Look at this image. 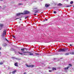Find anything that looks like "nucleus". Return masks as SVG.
<instances>
[{
	"instance_id": "obj_26",
	"label": "nucleus",
	"mask_w": 74,
	"mask_h": 74,
	"mask_svg": "<svg viewBox=\"0 0 74 74\" xmlns=\"http://www.w3.org/2000/svg\"><path fill=\"white\" fill-rule=\"evenodd\" d=\"M49 72H52V70H49Z\"/></svg>"
},
{
	"instance_id": "obj_24",
	"label": "nucleus",
	"mask_w": 74,
	"mask_h": 74,
	"mask_svg": "<svg viewBox=\"0 0 74 74\" xmlns=\"http://www.w3.org/2000/svg\"><path fill=\"white\" fill-rule=\"evenodd\" d=\"M71 5H70L67 6L66 7H71Z\"/></svg>"
},
{
	"instance_id": "obj_32",
	"label": "nucleus",
	"mask_w": 74,
	"mask_h": 74,
	"mask_svg": "<svg viewBox=\"0 0 74 74\" xmlns=\"http://www.w3.org/2000/svg\"><path fill=\"white\" fill-rule=\"evenodd\" d=\"M1 47H0V50H1Z\"/></svg>"
},
{
	"instance_id": "obj_25",
	"label": "nucleus",
	"mask_w": 74,
	"mask_h": 74,
	"mask_svg": "<svg viewBox=\"0 0 74 74\" xmlns=\"http://www.w3.org/2000/svg\"><path fill=\"white\" fill-rule=\"evenodd\" d=\"M24 49H25V50H27V49L26 48H23Z\"/></svg>"
},
{
	"instance_id": "obj_29",
	"label": "nucleus",
	"mask_w": 74,
	"mask_h": 74,
	"mask_svg": "<svg viewBox=\"0 0 74 74\" xmlns=\"http://www.w3.org/2000/svg\"><path fill=\"white\" fill-rule=\"evenodd\" d=\"M36 55H39V54L37 53H35Z\"/></svg>"
},
{
	"instance_id": "obj_30",
	"label": "nucleus",
	"mask_w": 74,
	"mask_h": 74,
	"mask_svg": "<svg viewBox=\"0 0 74 74\" xmlns=\"http://www.w3.org/2000/svg\"><path fill=\"white\" fill-rule=\"evenodd\" d=\"M24 74H26V72L24 73Z\"/></svg>"
},
{
	"instance_id": "obj_40",
	"label": "nucleus",
	"mask_w": 74,
	"mask_h": 74,
	"mask_svg": "<svg viewBox=\"0 0 74 74\" xmlns=\"http://www.w3.org/2000/svg\"><path fill=\"white\" fill-rule=\"evenodd\" d=\"M0 30H1V28L0 29Z\"/></svg>"
},
{
	"instance_id": "obj_41",
	"label": "nucleus",
	"mask_w": 74,
	"mask_h": 74,
	"mask_svg": "<svg viewBox=\"0 0 74 74\" xmlns=\"http://www.w3.org/2000/svg\"><path fill=\"white\" fill-rule=\"evenodd\" d=\"M25 0L26 1H27V0Z\"/></svg>"
},
{
	"instance_id": "obj_43",
	"label": "nucleus",
	"mask_w": 74,
	"mask_h": 74,
	"mask_svg": "<svg viewBox=\"0 0 74 74\" xmlns=\"http://www.w3.org/2000/svg\"><path fill=\"white\" fill-rule=\"evenodd\" d=\"M73 7H74V5L73 6Z\"/></svg>"
},
{
	"instance_id": "obj_44",
	"label": "nucleus",
	"mask_w": 74,
	"mask_h": 74,
	"mask_svg": "<svg viewBox=\"0 0 74 74\" xmlns=\"http://www.w3.org/2000/svg\"><path fill=\"white\" fill-rule=\"evenodd\" d=\"M20 20H21V19H20Z\"/></svg>"
},
{
	"instance_id": "obj_33",
	"label": "nucleus",
	"mask_w": 74,
	"mask_h": 74,
	"mask_svg": "<svg viewBox=\"0 0 74 74\" xmlns=\"http://www.w3.org/2000/svg\"><path fill=\"white\" fill-rule=\"evenodd\" d=\"M27 17H25V19H26V18H27Z\"/></svg>"
},
{
	"instance_id": "obj_22",
	"label": "nucleus",
	"mask_w": 74,
	"mask_h": 74,
	"mask_svg": "<svg viewBox=\"0 0 74 74\" xmlns=\"http://www.w3.org/2000/svg\"><path fill=\"white\" fill-rule=\"evenodd\" d=\"M18 5H23V3H19L18 4Z\"/></svg>"
},
{
	"instance_id": "obj_10",
	"label": "nucleus",
	"mask_w": 74,
	"mask_h": 74,
	"mask_svg": "<svg viewBox=\"0 0 74 74\" xmlns=\"http://www.w3.org/2000/svg\"><path fill=\"white\" fill-rule=\"evenodd\" d=\"M16 70L14 71H13L12 72V74H14L15 73H16Z\"/></svg>"
},
{
	"instance_id": "obj_16",
	"label": "nucleus",
	"mask_w": 74,
	"mask_h": 74,
	"mask_svg": "<svg viewBox=\"0 0 74 74\" xmlns=\"http://www.w3.org/2000/svg\"><path fill=\"white\" fill-rule=\"evenodd\" d=\"M21 51H25V50L24 49H23V48L21 49Z\"/></svg>"
},
{
	"instance_id": "obj_31",
	"label": "nucleus",
	"mask_w": 74,
	"mask_h": 74,
	"mask_svg": "<svg viewBox=\"0 0 74 74\" xmlns=\"http://www.w3.org/2000/svg\"><path fill=\"white\" fill-rule=\"evenodd\" d=\"M36 14H34V15L35 16H36Z\"/></svg>"
},
{
	"instance_id": "obj_5",
	"label": "nucleus",
	"mask_w": 74,
	"mask_h": 74,
	"mask_svg": "<svg viewBox=\"0 0 74 74\" xmlns=\"http://www.w3.org/2000/svg\"><path fill=\"white\" fill-rule=\"evenodd\" d=\"M23 15V14H24V13H17L16 14L17 16H19L21 14Z\"/></svg>"
},
{
	"instance_id": "obj_1",
	"label": "nucleus",
	"mask_w": 74,
	"mask_h": 74,
	"mask_svg": "<svg viewBox=\"0 0 74 74\" xmlns=\"http://www.w3.org/2000/svg\"><path fill=\"white\" fill-rule=\"evenodd\" d=\"M67 48L66 49H60V50H59V52H65L66 51H67Z\"/></svg>"
},
{
	"instance_id": "obj_19",
	"label": "nucleus",
	"mask_w": 74,
	"mask_h": 74,
	"mask_svg": "<svg viewBox=\"0 0 74 74\" xmlns=\"http://www.w3.org/2000/svg\"><path fill=\"white\" fill-rule=\"evenodd\" d=\"M69 66H70V67H71V66H72V65L71 64H69Z\"/></svg>"
},
{
	"instance_id": "obj_17",
	"label": "nucleus",
	"mask_w": 74,
	"mask_h": 74,
	"mask_svg": "<svg viewBox=\"0 0 74 74\" xmlns=\"http://www.w3.org/2000/svg\"><path fill=\"white\" fill-rule=\"evenodd\" d=\"M73 1H71V2H70V4H73Z\"/></svg>"
},
{
	"instance_id": "obj_27",
	"label": "nucleus",
	"mask_w": 74,
	"mask_h": 74,
	"mask_svg": "<svg viewBox=\"0 0 74 74\" xmlns=\"http://www.w3.org/2000/svg\"><path fill=\"white\" fill-rule=\"evenodd\" d=\"M6 40V41H8V40H7V39H5Z\"/></svg>"
},
{
	"instance_id": "obj_8",
	"label": "nucleus",
	"mask_w": 74,
	"mask_h": 74,
	"mask_svg": "<svg viewBox=\"0 0 74 74\" xmlns=\"http://www.w3.org/2000/svg\"><path fill=\"white\" fill-rule=\"evenodd\" d=\"M4 26V25L3 24H0V27H3Z\"/></svg>"
},
{
	"instance_id": "obj_28",
	"label": "nucleus",
	"mask_w": 74,
	"mask_h": 74,
	"mask_svg": "<svg viewBox=\"0 0 74 74\" xmlns=\"http://www.w3.org/2000/svg\"><path fill=\"white\" fill-rule=\"evenodd\" d=\"M13 38H15V36H13Z\"/></svg>"
},
{
	"instance_id": "obj_12",
	"label": "nucleus",
	"mask_w": 74,
	"mask_h": 74,
	"mask_svg": "<svg viewBox=\"0 0 74 74\" xmlns=\"http://www.w3.org/2000/svg\"><path fill=\"white\" fill-rule=\"evenodd\" d=\"M14 66H18V63H17V62L15 63Z\"/></svg>"
},
{
	"instance_id": "obj_18",
	"label": "nucleus",
	"mask_w": 74,
	"mask_h": 74,
	"mask_svg": "<svg viewBox=\"0 0 74 74\" xmlns=\"http://www.w3.org/2000/svg\"><path fill=\"white\" fill-rule=\"evenodd\" d=\"M18 53L20 54V55H22V53H21L20 52H18Z\"/></svg>"
},
{
	"instance_id": "obj_14",
	"label": "nucleus",
	"mask_w": 74,
	"mask_h": 74,
	"mask_svg": "<svg viewBox=\"0 0 74 74\" xmlns=\"http://www.w3.org/2000/svg\"><path fill=\"white\" fill-rule=\"evenodd\" d=\"M70 54L71 55H74V53L73 52L70 53Z\"/></svg>"
},
{
	"instance_id": "obj_20",
	"label": "nucleus",
	"mask_w": 74,
	"mask_h": 74,
	"mask_svg": "<svg viewBox=\"0 0 74 74\" xmlns=\"http://www.w3.org/2000/svg\"><path fill=\"white\" fill-rule=\"evenodd\" d=\"M3 64V62H0V64Z\"/></svg>"
},
{
	"instance_id": "obj_23",
	"label": "nucleus",
	"mask_w": 74,
	"mask_h": 74,
	"mask_svg": "<svg viewBox=\"0 0 74 74\" xmlns=\"http://www.w3.org/2000/svg\"><path fill=\"white\" fill-rule=\"evenodd\" d=\"M53 13H54V14H56V12L55 11H53Z\"/></svg>"
},
{
	"instance_id": "obj_6",
	"label": "nucleus",
	"mask_w": 74,
	"mask_h": 74,
	"mask_svg": "<svg viewBox=\"0 0 74 74\" xmlns=\"http://www.w3.org/2000/svg\"><path fill=\"white\" fill-rule=\"evenodd\" d=\"M22 52H23L24 53H26L23 54L25 55H27V53H29V52H25V51H22Z\"/></svg>"
},
{
	"instance_id": "obj_13",
	"label": "nucleus",
	"mask_w": 74,
	"mask_h": 74,
	"mask_svg": "<svg viewBox=\"0 0 74 74\" xmlns=\"http://www.w3.org/2000/svg\"><path fill=\"white\" fill-rule=\"evenodd\" d=\"M69 55V53H66L64 54V55H65V56H66L67 55Z\"/></svg>"
},
{
	"instance_id": "obj_7",
	"label": "nucleus",
	"mask_w": 74,
	"mask_h": 74,
	"mask_svg": "<svg viewBox=\"0 0 74 74\" xmlns=\"http://www.w3.org/2000/svg\"><path fill=\"white\" fill-rule=\"evenodd\" d=\"M49 6V4H46L45 5V7L46 8H47V7H48Z\"/></svg>"
},
{
	"instance_id": "obj_38",
	"label": "nucleus",
	"mask_w": 74,
	"mask_h": 74,
	"mask_svg": "<svg viewBox=\"0 0 74 74\" xmlns=\"http://www.w3.org/2000/svg\"><path fill=\"white\" fill-rule=\"evenodd\" d=\"M72 45H70V46H71Z\"/></svg>"
},
{
	"instance_id": "obj_34",
	"label": "nucleus",
	"mask_w": 74,
	"mask_h": 74,
	"mask_svg": "<svg viewBox=\"0 0 74 74\" xmlns=\"http://www.w3.org/2000/svg\"><path fill=\"white\" fill-rule=\"evenodd\" d=\"M19 19V18H17L16 19H16Z\"/></svg>"
},
{
	"instance_id": "obj_35",
	"label": "nucleus",
	"mask_w": 74,
	"mask_h": 74,
	"mask_svg": "<svg viewBox=\"0 0 74 74\" xmlns=\"http://www.w3.org/2000/svg\"><path fill=\"white\" fill-rule=\"evenodd\" d=\"M0 8H1V6H0Z\"/></svg>"
},
{
	"instance_id": "obj_15",
	"label": "nucleus",
	"mask_w": 74,
	"mask_h": 74,
	"mask_svg": "<svg viewBox=\"0 0 74 74\" xmlns=\"http://www.w3.org/2000/svg\"><path fill=\"white\" fill-rule=\"evenodd\" d=\"M52 69L53 71L56 70V68H53Z\"/></svg>"
},
{
	"instance_id": "obj_42",
	"label": "nucleus",
	"mask_w": 74,
	"mask_h": 74,
	"mask_svg": "<svg viewBox=\"0 0 74 74\" xmlns=\"http://www.w3.org/2000/svg\"><path fill=\"white\" fill-rule=\"evenodd\" d=\"M0 53H1V52H0Z\"/></svg>"
},
{
	"instance_id": "obj_4",
	"label": "nucleus",
	"mask_w": 74,
	"mask_h": 74,
	"mask_svg": "<svg viewBox=\"0 0 74 74\" xmlns=\"http://www.w3.org/2000/svg\"><path fill=\"white\" fill-rule=\"evenodd\" d=\"M29 13H30V12L26 10L24 11V13H23L24 14L23 15H24V14H29Z\"/></svg>"
},
{
	"instance_id": "obj_36",
	"label": "nucleus",
	"mask_w": 74,
	"mask_h": 74,
	"mask_svg": "<svg viewBox=\"0 0 74 74\" xmlns=\"http://www.w3.org/2000/svg\"><path fill=\"white\" fill-rule=\"evenodd\" d=\"M0 1H3V0H0Z\"/></svg>"
},
{
	"instance_id": "obj_2",
	"label": "nucleus",
	"mask_w": 74,
	"mask_h": 74,
	"mask_svg": "<svg viewBox=\"0 0 74 74\" xmlns=\"http://www.w3.org/2000/svg\"><path fill=\"white\" fill-rule=\"evenodd\" d=\"M26 66L27 67H34V65H27V64H26Z\"/></svg>"
},
{
	"instance_id": "obj_21",
	"label": "nucleus",
	"mask_w": 74,
	"mask_h": 74,
	"mask_svg": "<svg viewBox=\"0 0 74 74\" xmlns=\"http://www.w3.org/2000/svg\"><path fill=\"white\" fill-rule=\"evenodd\" d=\"M58 5L59 6H60V5H62V4H61V3H59Z\"/></svg>"
},
{
	"instance_id": "obj_9",
	"label": "nucleus",
	"mask_w": 74,
	"mask_h": 74,
	"mask_svg": "<svg viewBox=\"0 0 74 74\" xmlns=\"http://www.w3.org/2000/svg\"><path fill=\"white\" fill-rule=\"evenodd\" d=\"M69 67H70V66H68L66 68H64V70H68V69H69Z\"/></svg>"
},
{
	"instance_id": "obj_39",
	"label": "nucleus",
	"mask_w": 74,
	"mask_h": 74,
	"mask_svg": "<svg viewBox=\"0 0 74 74\" xmlns=\"http://www.w3.org/2000/svg\"><path fill=\"white\" fill-rule=\"evenodd\" d=\"M37 8H35V9H37Z\"/></svg>"
},
{
	"instance_id": "obj_11",
	"label": "nucleus",
	"mask_w": 74,
	"mask_h": 74,
	"mask_svg": "<svg viewBox=\"0 0 74 74\" xmlns=\"http://www.w3.org/2000/svg\"><path fill=\"white\" fill-rule=\"evenodd\" d=\"M29 53V55H33V54L32 53Z\"/></svg>"
},
{
	"instance_id": "obj_3",
	"label": "nucleus",
	"mask_w": 74,
	"mask_h": 74,
	"mask_svg": "<svg viewBox=\"0 0 74 74\" xmlns=\"http://www.w3.org/2000/svg\"><path fill=\"white\" fill-rule=\"evenodd\" d=\"M5 35H6V30H4L3 31V33L2 35V37H4Z\"/></svg>"
},
{
	"instance_id": "obj_37",
	"label": "nucleus",
	"mask_w": 74,
	"mask_h": 74,
	"mask_svg": "<svg viewBox=\"0 0 74 74\" xmlns=\"http://www.w3.org/2000/svg\"><path fill=\"white\" fill-rule=\"evenodd\" d=\"M26 17H27V18H28V17H29V16H26Z\"/></svg>"
}]
</instances>
